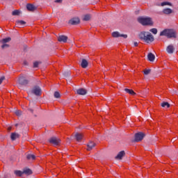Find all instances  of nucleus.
I'll return each mask as SVG.
<instances>
[{
	"instance_id": "1",
	"label": "nucleus",
	"mask_w": 178,
	"mask_h": 178,
	"mask_svg": "<svg viewBox=\"0 0 178 178\" xmlns=\"http://www.w3.org/2000/svg\"><path fill=\"white\" fill-rule=\"evenodd\" d=\"M138 37L141 41H143V42H146V44H151V42H154V41L155 40V38H154V35L148 31H141L138 34Z\"/></svg>"
},
{
	"instance_id": "2",
	"label": "nucleus",
	"mask_w": 178,
	"mask_h": 178,
	"mask_svg": "<svg viewBox=\"0 0 178 178\" xmlns=\"http://www.w3.org/2000/svg\"><path fill=\"white\" fill-rule=\"evenodd\" d=\"M160 37L177 38V31L174 29H165L160 33Z\"/></svg>"
},
{
	"instance_id": "3",
	"label": "nucleus",
	"mask_w": 178,
	"mask_h": 178,
	"mask_svg": "<svg viewBox=\"0 0 178 178\" xmlns=\"http://www.w3.org/2000/svg\"><path fill=\"white\" fill-rule=\"evenodd\" d=\"M137 20L138 23H152L151 17H139Z\"/></svg>"
},
{
	"instance_id": "4",
	"label": "nucleus",
	"mask_w": 178,
	"mask_h": 178,
	"mask_svg": "<svg viewBox=\"0 0 178 178\" xmlns=\"http://www.w3.org/2000/svg\"><path fill=\"white\" fill-rule=\"evenodd\" d=\"M18 81L19 84H21V86H26V84H29V80H27L24 75H21Z\"/></svg>"
},
{
	"instance_id": "5",
	"label": "nucleus",
	"mask_w": 178,
	"mask_h": 178,
	"mask_svg": "<svg viewBox=\"0 0 178 178\" xmlns=\"http://www.w3.org/2000/svg\"><path fill=\"white\" fill-rule=\"evenodd\" d=\"M145 137V134H144L143 132H139L135 134V142L138 143L139 141H141L143 138Z\"/></svg>"
},
{
	"instance_id": "6",
	"label": "nucleus",
	"mask_w": 178,
	"mask_h": 178,
	"mask_svg": "<svg viewBox=\"0 0 178 178\" xmlns=\"http://www.w3.org/2000/svg\"><path fill=\"white\" fill-rule=\"evenodd\" d=\"M50 144H53L54 145H59L60 144V139L56 138V137H53L51 138L49 140Z\"/></svg>"
},
{
	"instance_id": "7",
	"label": "nucleus",
	"mask_w": 178,
	"mask_h": 178,
	"mask_svg": "<svg viewBox=\"0 0 178 178\" xmlns=\"http://www.w3.org/2000/svg\"><path fill=\"white\" fill-rule=\"evenodd\" d=\"M112 35H113V37H114V38H118V37H122L123 38H127V35L120 34L118 31L113 32Z\"/></svg>"
},
{
	"instance_id": "8",
	"label": "nucleus",
	"mask_w": 178,
	"mask_h": 178,
	"mask_svg": "<svg viewBox=\"0 0 178 178\" xmlns=\"http://www.w3.org/2000/svg\"><path fill=\"white\" fill-rule=\"evenodd\" d=\"M32 92L35 94V95H41V88L38 86H35L32 90Z\"/></svg>"
},
{
	"instance_id": "9",
	"label": "nucleus",
	"mask_w": 178,
	"mask_h": 178,
	"mask_svg": "<svg viewBox=\"0 0 178 178\" xmlns=\"http://www.w3.org/2000/svg\"><path fill=\"white\" fill-rule=\"evenodd\" d=\"M156 6H166L168 5V6H172V3L168 2V1H164L161 3H159V2L155 3Z\"/></svg>"
},
{
	"instance_id": "10",
	"label": "nucleus",
	"mask_w": 178,
	"mask_h": 178,
	"mask_svg": "<svg viewBox=\"0 0 178 178\" xmlns=\"http://www.w3.org/2000/svg\"><path fill=\"white\" fill-rule=\"evenodd\" d=\"M58 41H59V42H67V36L61 35L58 36Z\"/></svg>"
},
{
	"instance_id": "11",
	"label": "nucleus",
	"mask_w": 178,
	"mask_h": 178,
	"mask_svg": "<svg viewBox=\"0 0 178 178\" xmlns=\"http://www.w3.org/2000/svg\"><path fill=\"white\" fill-rule=\"evenodd\" d=\"M26 9L28 10H29V12H34V10H35V9H37V8L35 7V6L31 3H28L26 5Z\"/></svg>"
},
{
	"instance_id": "12",
	"label": "nucleus",
	"mask_w": 178,
	"mask_h": 178,
	"mask_svg": "<svg viewBox=\"0 0 178 178\" xmlns=\"http://www.w3.org/2000/svg\"><path fill=\"white\" fill-rule=\"evenodd\" d=\"M76 93L79 95H86V94H87V90H86L84 88H79L78 90H76Z\"/></svg>"
},
{
	"instance_id": "13",
	"label": "nucleus",
	"mask_w": 178,
	"mask_h": 178,
	"mask_svg": "<svg viewBox=\"0 0 178 178\" xmlns=\"http://www.w3.org/2000/svg\"><path fill=\"white\" fill-rule=\"evenodd\" d=\"M166 51L168 54H173L175 52V47L172 44H170L168 46Z\"/></svg>"
},
{
	"instance_id": "14",
	"label": "nucleus",
	"mask_w": 178,
	"mask_h": 178,
	"mask_svg": "<svg viewBox=\"0 0 178 178\" xmlns=\"http://www.w3.org/2000/svg\"><path fill=\"white\" fill-rule=\"evenodd\" d=\"M124 155H126V153L124 152V151H121L115 156V159H122L123 156H124Z\"/></svg>"
},
{
	"instance_id": "15",
	"label": "nucleus",
	"mask_w": 178,
	"mask_h": 178,
	"mask_svg": "<svg viewBox=\"0 0 178 178\" xmlns=\"http://www.w3.org/2000/svg\"><path fill=\"white\" fill-rule=\"evenodd\" d=\"M69 23H80V18L75 17L70 19Z\"/></svg>"
},
{
	"instance_id": "16",
	"label": "nucleus",
	"mask_w": 178,
	"mask_h": 178,
	"mask_svg": "<svg viewBox=\"0 0 178 178\" xmlns=\"http://www.w3.org/2000/svg\"><path fill=\"white\" fill-rule=\"evenodd\" d=\"M147 59L149 60V62H154V60H155V55H154L152 53H149L147 55Z\"/></svg>"
},
{
	"instance_id": "17",
	"label": "nucleus",
	"mask_w": 178,
	"mask_h": 178,
	"mask_svg": "<svg viewBox=\"0 0 178 178\" xmlns=\"http://www.w3.org/2000/svg\"><path fill=\"white\" fill-rule=\"evenodd\" d=\"M87 146H88L87 150L91 151V149H92L94 147H95V143L94 142H90Z\"/></svg>"
},
{
	"instance_id": "18",
	"label": "nucleus",
	"mask_w": 178,
	"mask_h": 178,
	"mask_svg": "<svg viewBox=\"0 0 178 178\" xmlns=\"http://www.w3.org/2000/svg\"><path fill=\"white\" fill-rule=\"evenodd\" d=\"M90 20H91V15L86 14L83 16V22H90Z\"/></svg>"
},
{
	"instance_id": "19",
	"label": "nucleus",
	"mask_w": 178,
	"mask_h": 178,
	"mask_svg": "<svg viewBox=\"0 0 178 178\" xmlns=\"http://www.w3.org/2000/svg\"><path fill=\"white\" fill-rule=\"evenodd\" d=\"M81 66L83 69H86V67H87L88 66V62L87 61V60L83 59L82 62H81Z\"/></svg>"
},
{
	"instance_id": "20",
	"label": "nucleus",
	"mask_w": 178,
	"mask_h": 178,
	"mask_svg": "<svg viewBox=\"0 0 178 178\" xmlns=\"http://www.w3.org/2000/svg\"><path fill=\"white\" fill-rule=\"evenodd\" d=\"M163 13H164V15H170V13H173V10L170 8H165L163 10Z\"/></svg>"
},
{
	"instance_id": "21",
	"label": "nucleus",
	"mask_w": 178,
	"mask_h": 178,
	"mask_svg": "<svg viewBox=\"0 0 178 178\" xmlns=\"http://www.w3.org/2000/svg\"><path fill=\"white\" fill-rule=\"evenodd\" d=\"M75 138L76 141H81V140H83V135L81 134L77 133L75 134Z\"/></svg>"
},
{
	"instance_id": "22",
	"label": "nucleus",
	"mask_w": 178,
	"mask_h": 178,
	"mask_svg": "<svg viewBox=\"0 0 178 178\" xmlns=\"http://www.w3.org/2000/svg\"><path fill=\"white\" fill-rule=\"evenodd\" d=\"M19 134L17 133H12L11 134V140H13V141H15V140H16V138H19Z\"/></svg>"
},
{
	"instance_id": "23",
	"label": "nucleus",
	"mask_w": 178,
	"mask_h": 178,
	"mask_svg": "<svg viewBox=\"0 0 178 178\" xmlns=\"http://www.w3.org/2000/svg\"><path fill=\"white\" fill-rule=\"evenodd\" d=\"M124 92H127V94H130L131 95H136L134 90L129 89V88H125Z\"/></svg>"
},
{
	"instance_id": "24",
	"label": "nucleus",
	"mask_w": 178,
	"mask_h": 178,
	"mask_svg": "<svg viewBox=\"0 0 178 178\" xmlns=\"http://www.w3.org/2000/svg\"><path fill=\"white\" fill-rule=\"evenodd\" d=\"M23 173L24 175H31L33 173V171L30 168H25L23 171Z\"/></svg>"
},
{
	"instance_id": "25",
	"label": "nucleus",
	"mask_w": 178,
	"mask_h": 178,
	"mask_svg": "<svg viewBox=\"0 0 178 178\" xmlns=\"http://www.w3.org/2000/svg\"><path fill=\"white\" fill-rule=\"evenodd\" d=\"M10 40H12L10 38H6L4 39H2L1 40V42L2 44H6L7 42H9L10 41Z\"/></svg>"
},
{
	"instance_id": "26",
	"label": "nucleus",
	"mask_w": 178,
	"mask_h": 178,
	"mask_svg": "<svg viewBox=\"0 0 178 178\" xmlns=\"http://www.w3.org/2000/svg\"><path fill=\"white\" fill-rule=\"evenodd\" d=\"M161 106L163 108H170V104L169 103H168V102H163V103H161Z\"/></svg>"
},
{
	"instance_id": "27",
	"label": "nucleus",
	"mask_w": 178,
	"mask_h": 178,
	"mask_svg": "<svg viewBox=\"0 0 178 178\" xmlns=\"http://www.w3.org/2000/svg\"><path fill=\"white\" fill-rule=\"evenodd\" d=\"M27 159L34 161V159H35V156L34 154H28Z\"/></svg>"
},
{
	"instance_id": "28",
	"label": "nucleus",
	"mask_w": 178,
	"mask_h": 178,
	"mask_svg": "<svg viewBox=\"0 0 178 178\" xmlns=\"http://www.w3.org/2000/svg\"><path fill=\"white\" fill-rule=\"evenodd\" d=\"M14 173L15 175H16V176H19V177L24 175V172H22L21 170H15Z\"/></svg>"
},
{
	"instance_id": "29",
	"label": "nucleus",
	"mask_w": 178,
	"mask_h": 178,
	"mask_svg": "<svg viewBox=\"0 0 178 178\" xmlns=\"http://www.w3.org/2000/svg\"><path fill=\"white\" fill-rule=\"evenodd\" d=\"M13 16H19L20 15V11L19 10H15L12 13Z\"/></svg>"
},
{
	"instance_id": "30",
	"label": "nucleus",
	"mask_w": 178,
	"mask_h": 178,
	"mask_svg": "<svg viewBox=\"0 0 178 178\" xmlns=\"http://www.w3.org/2000/svg\"><path fill=\"white\" fill-rule=\"evenodd\" d=\"M16 27H19V29H22V27L24 26V23H17L15 24Z\"/></svg>"
},
{
	"instance_id": "31",
	"label": "nucleus",
	"mask_w": 178,
	"mask_h": 178,
	"mask_svg": "<svg viewBox=\"0 0 178 178\" xmlns=\"http://www.w3.org/2000/svg\"><path fill=\"white\" fill-rule=\"evenodd\" d=\"M150 33H152L153 34H157L158 33V29L154 28L149 30Z\"/></svg>"
},
{
	"instance_id": "32",
	"label": "nucleus",
	"mask_w": 178,
	"mask_h": 178,
	"mask_svg": "<svg viewBox=\"0 0 178 178\" xmlns=\"http://www.w3.org/2000/svg\"><path fill=\"white\" fill-rule=\"evenodd\" d=\"M54 97L55 98H60V94L59 93V92H54Z\"/></svg>"
},
{
	"instance_id": "33",
	"label": "nucleus",
	"mask_w": 178,
	"mask_h": 178,
	"mask_svg": "<svg viewBox=\"0 0 178 178\" xmlns=\"http://www.w3.org/2000/svg\"><path fill=\"white\" fill-rule=\"evenodd\" d=\"M1 48L3 49H5V48H9V44H6V43H3Z\"/></svg>"
},
{
	"instance_id": "34",
	"label": "nucleus",
	"mask_w": 178,
	"mask_h": 178,
	"mask_svg": "<svg viewBox=\"0 0 178 178\" xmlns=\"http://www.w3.org/2000/svg\"><path fill=\"white\" fill-rule=\"evenodd\" d=\"M151 73V70H144V74H149Z\"/></svg>"
},
{
	"instance_id": "35",
	"label": "nucleus",
	"mask_w": 178,
	"mask_h": 178,
	"mask_svg": "<svg viewBox=\"0 0 178 178\" xmlns=\"http://www.w3.org/2000/svg\"><path fill=\"white\" fill-rule=\"evenodd\" d=\"M38 65H40V62L36 61L33 63V67H38Z\"/></svg>"
},
{
	"instance_id": "36",
	"label": "nucleus",
	"mask_w": 178,
	"mask_h": 178,
	"mask_svg": "<svg viewBox=\"0 0 178 178\" xmlns=\"http://www.w3.org/2000/svg\"><path fill=\"white\" fill-rule=\"evenodd\" d=\"M15 115H17V116H20L22 115V111H15Z\"/></svg>"
},
{
	"instance_id": "37",
	"label": "nucleus",
	"mask_w": 178,
	"mask_h": 178,
	"mask_svg": "<svg viewBox=\"0 0 178 178\" xmlns=\"http://www.w3.org/2000/svg\"><path fill=\"white\" fill-rule=\"evenodd\" d=\"M54 2L55 3H62V2H63V0H55Z\"/></svg>"
},
{
	"instance_id": "38",
	"label": "nucleus",
	"mask_w": 178,
	"mask_h": 178,
	"mask_svg": "<svg viewBox=\"0 0 178 178\" xmlns=\"http://www.w3.org/2000/svg\"><path fill=\"white\" fill-rule=\"evenodd\" d=\"M5 80V76H1L0 78V84H2V81H3Z\"/></svg>"
},
{
	"instance_id": "39",
	"label": "nucleus",
	"mask_w": 178,
	"mask_h": 178,
	"mask_svg": "<svg viewBox=\"0 0 178 178\" xmlns=\"http://www.w3.org/2000/svg\"><path fill=\"white\" fill-rule=\"evenodd\" d=\"M142 24H143V26H148L149 24H149V23H143Z\"/></svg>"
},
{
	"instance_id": "40",
	"label": "nucleus",
	"mask_w": 178,
	"mask_h": 178,
	"mask_svg": "<svg viewBox=\"0 0 178 178\" xmlns=\"http://www.w3.org/2000/svg\"><path fill=\"white\" fill-rule=\"evenodd\" d=\"M17 23H26V22L23 20H19V21H17Z\"/></svg>"
},
{
	"instance_id": "41",
	"label": "nucleus",
	"mask_w": 178,
	"mask_h": 178,
	"mask_svg": "<svg viewBox=\"0 0 178 178\" xmlns=\"http://www.w3.org/2000/svg\"><path fill=\"white\" fill-rule=\"evenodd\" d=\"M134 46H135V47H138V42H135V43H134Z\"/></svg>"
},
{
	"instance_id": "42",
	"label": "nucleus",
	"mask_w": 178,
	"mask_h": 178,
	"mask_svg": "<svg viewBox=\"0 0 178 178\" xmlns=\"http://www.w3.org/2000/svg\"><path fill=\"white\" fill-rule=\"evenodd\" d=\"M24 65H27V62L26 61H24Z\"/></svg>"
},
{
	"instance_id": "43",
	"label": "nucleus",
	"mask_w": 178,
	"mask_h": 178,
	"mask_svg": "<svg viewBox=\"0 0 178 178\" xmlns=\"http://www.w3.org/2000/svg\"><path fill=\"white\" fill-rule=\"evenodd\" d=\"M72 24H76L75 23H72Z\"/></svg>"
}]
</instances>
